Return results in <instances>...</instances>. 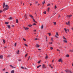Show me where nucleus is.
Masks as SVG:
<instances>
[{"label":"nucleus","instance_id":"ddd939ff","mask_svg":"<svg viewBox=\"0 0 73 73\" xmlns=\"http://www.w3.org/2000/svg\"><path fill=\"white\" fill-rule=\"evenodd\" d=\"M63 41L64 42H65V43H67V40H64Z\"/></svg>","mask_w":73,"mask_h":73},{"label":"nucleus","instance_id":"37998d69","mask_svg":"<svg viewBox=\"0 0 73 73\" xmlns=\"http://www.w3.org/2000/svg\"><path fill=\"white\" fill-rule=\"evenodd\" d=\"M40 60L38 62V64H40Z\"/></svg>","mask_w":73,"mask_h":73},{"label":"nucleus","instance_id":"dca6fc26","mask_svg":"<svg viewBox=\"0 0 73 73\" xmlns=\"http://www.w3.org/2000/svg\"><path fill=\"white\" fill-rule=\"evenodd\" d=\"M13 18L12 17H10V18H9V20H12V19H13Z\"/></svg>","mask_w":73,"mask_h":73},{"label":"nucleus","instance_id":"603ef678","mask_svg":"<svg viewBox=\"0 0 73 73\" xmlns=\"http://www.w3.org/2000/svg\"><path fill=\"white\" fill-rule=\"evenodd\" d=\"M43 13L44 14H46V11H44Z\"/></svg>","mask_w":73,"mask_h":73},{"label":"nucleus","instance_id":"13d9d810","mask_svg":"<svg viewBox=\"0 0 73 73\" xmlns=\"http://www.w3.org/2000/svg\"><path fill=\"white\" fill-rule=\"evenodd\" d=\"M1 12H2V11H0V13H1Z\"/></svg>","mask_w":73,"mask_h":73},{"label":"nucleus","instance_id":"7c9ffc66","mask_svg":"<svg viewBox=\"0 0 73 73\" xmlns=\"http://www.w3.org/2000/svg\"><path fill=\"white\" fill-rule=\"evenodd\" d=\"M33 20L36 23L37 22H36L35 21V20L33 18Z\"/></svg>","mask_w":73,"mask_h":73},{"label":"nucleus","instance_id":"9b49d317","mask_svg":"<svg viewBox=\"0 0 73 73\" xmlns=\"http://www.w3.org/2000/svg\"><path fill=\"white\" fill-rule=\"evenodd\" d=\"M36 46L37 47V48H38V47H39V46H40L39 45H38L37 44H36Z\"/></svg>","mask_w":73,"mask_h":73},{"label":"nucleus","instance_id":"774afa93","mask_svg":"<svg viewBox=\"0 0 73 73\" xmlns=\"http://www.w3.org/2000/svg\"><path fill=\"white\" fill-rule=\"evenodd\" d=\"M12 27H14V25H12Z\"/></svg>","mask_w":73,"mask_h":73},{"label":"nucleus","instance_id":"0e129e2a","mask_svg":"<svg viewBox=\"0 0 73 73\" xmlns=\"http://www.w3.org/2000/svg\"><path fill=\"white\" fill-rule=\"evenodd\" d=\"M51 68L52 69H53V67L51 66Z\"/></svg>","mask_w":73,"mask_h":73},{"label":"nucleus","instance_id":"8fccbe9b","mask_svg":"<svg viewBox=\"0 0 73 73\" xmlns=\"http://www.w3.org/2000/svg\"><path fill=\"white\" fill-rule=\"evenodd\" d=\"M56 22H55L54 23V25H56Z\"/></svg>","mask_w":73,"mask_h":73},{"label":"nucleus","instance_id":"0eeeda50","mask_svg":"<svg viewBox=\"0 0 73 73\" xmlns=\"http://www.w3.org/2000/svg\"><path fill=\"white\" fill-rule=\"evenodd\" d=\"M58 62H62V61L61 60V58L59 59L58 60Z\"/></svg>","mask_w":73,"mask_h":73},{"label":"nucleus","instance_id":"b1692460","mask_svg":"<svg viewBox=\"0 0 73 73\" xmlns=\"http://www.w3.org/2000/svg\"><path fill=\"white\" fill-rule=\"evenodd\" d=\"M65 72L67 73L69 72V70H65Z\"/></svg>","mask_w":73,"mask_h":73},{"label":"nucleus","instance_id":"a878e982","mask_svg":"<svg viewBox=\"0 0 73 73\" xmlns=\"http://www.w3.org/2000/svg\"><path fill=\"white\" fill-rule=\"evenodd\" d=\"M21 69H25V68H24L23 67V66H21Z\"/></svg>","mask_w":73,"mask_h":73},{"label":"nucleus","instance_id":"20e7f679","mask_svg":"<svg viewBox=\"0 0 73 73\" xmlns=\"http://www.w3.org/2000/svg\"><path fill=\"white\" fill-rule=\"evenodd\" d=\"M24 29H25L26 31V30H28V29H29V28H28L27 27L25 28V27H24Z\"/></svg>","mask_w":73,"mask_h":73},{"label":"nucleus","instance_id":"79ce46f5","mask_svg":"<svg viewBox=\"0 0 73 73\" xmlns=\"http://www.w3.org/2000/svg\"><path fill=\"white\" fill-rule=\"evenodd\" d=\"M27 56H28V54H26L25 55V57H27Z\"/></svg>","mask_w":73,"mask_h":73},{"label":"nucleus","instance_id":"f257e3e1","mask_svg":"<svg viewBox=\"0 0 73 73\" xmlns=\"http://www.w3.org/2000/svg\"><path fill=\"white\" fill-rule=\"evenodd\" d=\"M6 7V8H9V7H8V5H5V3H3V8H4V7Z\"/></svg>","mask_w":73,"mask_h":73},{"label":"nucleus","instance_id":"bf43d9fd","mask_svg":"<svg viewBox=\"0 0 73 73\" xmlns=\"http://www.w3.org/2000/svg\"><path fill=\"white\" fill-rule=\"evenodd\" d=\"M37 3H38V2L37 1H36V4H37Z\"/></svg>","mask_w":73,"mask_h":73},{"label":"nucleus","instance_id":"69168bd1","mask_svg":"<svg viewBox=\"0 0 73 73\" xmlns=\"http://www.w3.org/2000/svg\"><path fill=\"white\" fill-rule=\"evenodd\" d=\"M36 30H35L34 31L35 32H36Z\"/></svg>","mask_w":73,"mask_h":73},{"label":"nucleus","instance_id":"09e8293b","mask_svg":"<svg viewBox=\"0 0 73 73\" xmlns=\"http://www.w3.org/2000/svg\"><path fill=\"white\" fill-rule=\"evenodd\" d=\"M38 39L37 38H35V40H37Z\"/></svg>","mask_w":73,"mask_h":73},{"label":"nucleus","instance_id":"6e6d98bb","mask_svg":"<svg viewBox=\"0 0 73 73\" xmlns=\"http://www.w3.org/2000/svg\"><path fill=\"white\" fill-rule=\"evenodd\" d=\"M57 50L58 51H59V52H60V50H58V49H57Z\"/></svg>","mask_w":73,"mask_h":73},{"label":"nucleus","instance_id":"2f4dec72","mask_svg":"<svg viewBox=\"0 0 73 73\" xmlns=\"http://www.w3.org/2000/svg\"><path fill=\"white\" fill-rule=\"evenodd\" d=\"M70 51L71 52H73V50H70Z\"/></svg>","mask_w":73,"mask_h":73},{"label":"nucleus","instance_id":"473e14b6","mask_svg":"<svg viewBox=\"0 0 73 73\" xmlns=\"http://www.w3.org/2000/svg\"><path fill=\"white\" fill-rule=\"evenodd\" d=\"M66 57H69V54H67L66 55Z\"/></svg>","mask_w":73,"mask_h":73},{"label":"nucleus","instance_id":"a211bd4d","mask_svg":"<svg viewBox=\"0 0 73 73\" xmlns=\"http://www.w3.org/2000/svg\"><path fill=\"white\" fill-rule=\"evenodd\" d=\"M17 54H19V50H18L17 51Z\"/></svg>","mask_w":73,"mask_h":73},{"label":"nucleus","instance_id":"3c124183","mask_svg":"<svg viewBox=\"0 0 73 73\" xmlns=\"http://www.w3.org/2000/svg\"><path fill=\"white\" fill-rule=\"evenodd\" d=\"M49 44H53V42H50Z\"/></svg>","mask_w":73,"mask_h":73},{"label":"nucleus","instance_id":"f8f14e48","mask_svg":"<svg viewBox=\"0 0 73 73\" xmlns=\"http://www.w3.org/2000/svg\"><path fill=\"white\" fill-rule=\"evenodd\" d=\"M24 17H25V18L26 19H27V15L25 14V16H24Z\"/></svg>","mask_w":73,"mask_h":73},{"label":"nucleus","instance_id":"864d4df0","mask_svg":"<svg viewBox=\"0 0 73 73\" xmlns=\"http://www.w3.org/2000/svg\"><path fill=\"white\" fill-rule=\"evenodd\" d=\"M38 57H41V56L39 55Z\"/></svg>","mask_w":73,"mask_h":73},{"label":"nucleus","instance_id":"c85d7f7f","mask_svg":"<svg viewBox=\"0 0 73 73\" xmlns=\"http://www.w3.org/2000/svg\"><path fill=\"white\" fill-rule=\"evenodd\" d=\"M5 24H6V25H8V22H6Z\"/></svg>","mask_w":73,"mask_h":73},{"label":"nucleus","instance_id":"5fc2aeb1","mask_svg":"<svg viewBox=\"0 0 73 73\" xmlns=\"http://www.w3.org/2000/svg\"><path fill=\"white\" fill-rule=\"evenodd\" d=\"M16 46V43L15 44V46Z\"/></svg>","mask_w":73,"mask_h":73},{"label":"nucleus","instance_id":"cd10ccee","mask_svg":"<svg viewBox=\"0 0 73 73\" xmlns=\"http://www.w3.org/2000/svg\"><path fill=\"white\" fill-rule=\"evenodd\" d=\"M3 41L4 42V43H5V40L4 39H3Z\"/></svg>","mask_w":73,"mask_h":73},{"label":"nucleus","instance_id":"e433bc0d","mask_svg":"<svg viewBox=\"0 0 73 73\" xmlns=\"http://www.w3.org/2000/svg\"><path fill=\"white\" fill-rule=\"evenodd\" d=\"M50 5V4H48L47 5V6L48 7V6H49Z\"/></svg>","mask_w":73,"mask_h":73},{"label":"nucleus","instance_id":"412c9836","mask_svg":"<svg viewBox=\"0 0 73 73\" xmlns=\"http://www.w3.org/2000/svg\"><path fill=\"white\" fill-rule=\"evenodd\" d=\"M63 39H64V40H66V38H65V36H63Z\"/></svg>","mask_w":73,"mask_h":73},{"label":"nucleus","instance_id":"de8ad7c7","mask_svg":"<svg viewBox=\"0 0 73 73\" xmlns=\"http://www.w3.org/2000/svg\"><path fill=\"white\" fill-rule=\"evenodd\" d=\"M23 40L24 41H26V40L24 38H23Z\"/></svg>","mask_w":73,"mask_h":73},{"label":"nucleus","instance_id":"6ab92c4d","mask_svg":"<svg viewBox=\"0 0 73 73\" xmlns=\"http://www.w3.org/2000/svg\"><path fill=\"white\" fill-rule=\"evenodd\" d=\"M7 27H8V28H9V29H10V28H11L10 25H7Z\"/></svg>","mask_w":73,"mask_h":73},{"label":"nucleus","instance_id":"bb28decb","mask_svg":"<svg viewBox=\"0 0 73 73\" xmlns=\"http://www.w3.org/2000/svg\"><path fill=\"white\" fill-rule=\"evenodd\" d=\"M43 27L44 25H42L41 26V29H43Z\"/></svg>","mask_w":73,"mask_h":73},{"label":"nucleus","instance_id":"5701e85b","mask_svg":"<svg viewBox=\"0 0 73 73\" xmlns=\"http://www.w3.org/2000/svg\"><path fill=\"white\" fill-rule=\"evenodd\" d=\"M68 72L70 73H72V71H70V70H69Z\"/></svg>","mask_w":73,"mask_h":73},{"label":"nucleus","instance_id":"680f3d73","mask_svg":"<svg viewBox=\"0 0 73 73\" xmlns=\"http://www.w3.org/2000/svg\"><path fill=\"white\" fill-rule=\"evenodd\" d=\"M54 62V60H52V62Z\"/></svg>","mask_w":73,"mask_h":73},{"label":"nucleus","instance_id":"c03bdc74","mask_svg":"<svg viewBox=\"0 0 73 73\" xmlns=\"http://www.w3.org/2000/svg\"><path fill=\"white\" fill-rule=\"evenodd\" d=\"M33 25H36V23H34L33 24Z\"/></svg>","mask_w":73,"mask_h":73},{"label":"nucleus","instance_id":"4be33fe9","mask_svg":"<svg viewBox=\"0 0 73 73\" xmlns=\"http://www.w3.org/2000/svg\"><path fill=\"white\" fill-rule=\"evenodd\" d=\"M40 66H41V65H40L38 66L37 67V68H40Z\"/></svg>","mask_w":73,"mask_h":73},{"label":"nucleus","instance_id":"4c0bfd02","mask_svg":"<svg viewBox=\"0 0 73 73\" xmlns=\"http://www.w3.org/2000/svg\"><path fill=\"white\" fill-rule=\"evenodd\" d=\"M48 35H49V36H50V35H51V34H50V33H48Z\"/></svg>","mask_w":73,"mask_h":73},{"label":"nucleus","instance_id":"1a4fd4ad","mask_svg":"<svg viewBox=\"0 0 73 73\" xmlns=\"http://www.w3.org/2000/svg\"><path fill=\"white\" fill-rule=\"evenodd\" d=\"M10 66H11V68H13V69H15V67L11 65H10Z\"/></svg>","mask_w":73,"mask_h":73},{"label":"nucleus","instance_id":"6e6552de","mask_svg":"<svg viewBox=\"0 0 73 73\" xmlns=\"http://www.w3.org/2000/svg\"><path fill=\"white\" fill-rule=\"evenodd\" d=\"M3 55H1L0 56V58H1V59H3Z\"/></svg>","mask_w":73,"mask_h":73},{"label":"nucleus","instance_id":"58836bf2","mask_svg":"<svg viewBox=\"0 0 73 73\" xmlns=\"http://www.w3.org/2000/svg\"><path fill=\"white\" fill-rule=\"evenodd\" d=\"M48 58V56L46 55V57H45V59H47V58Z\"/></svg>","mask_w":73,"mask_h":73},{"label":"nucleus","instance_id":"ea45409f","mask_svg":"<svg viewBox=\"0 0 73 73\" xmlns=\"http://www.w3.org/2000/svg\"><path fill=\"white\" fill-rule=\"evenodd\" d=\"M30 59V56H29L28 59L27 61H28Z\"/></svg>","mask_w":73,"mask_h":73},{"label":"nucleus","instance_id":"338daca9","mask_svg":"<svg viewBox=\"0 0 73 73\" xmlns=\"http://www.w3.org/2000/svg\"><path fill=\"white\" fill-rule=\"evenodd\" d=\"M30 5H32V4L30 3Z\"/></svg>","mask_w":73,"mask_h":73},{"label":"nucleus","instance_id":"c9c22d12","mask_svg":"<svg viewBox=\"0 0 73 73\" xmlns=\"http://www.w3.org/2000/svg\"><path fill=\"white\" fill-rule=\"evenodd\" d=\"M45 1H44L43 2H42V4H43V5H44V4H45Z\"/></svg>","mask_w":73,"mask_h":73},{"label":"nucleus","instance_id":"4d7b16f0","mask_svg":"<svg viewBox=\"0 0 73 73\" xmlns=\"http://www.w3.org/2000/svg\"><path fill=\"white\" fill-rule=\"evenodd\" d=\"M5 70V68H4V69L3 70V71H4Z\"/></svg>","mask_w":73,"mask_h":73},{"label":"nucleus","instance_id":"4468645a","mask_svg":"<svg viewBox=\"0 0 73 73\" xmlns=\"http://www.w3.org/2000/svg\"><path fill=\"white\" fill-rule=\"evenodd\" d=\"M64 31H65L66 33H67V30H66V28H64Z\"/></svg>","mask_w":73,"mask_h":73},{"label":"nucleus","instance_id":"423d86ee","mask_svg":"<svg viewBox=\"0 0 73 73\" xmlns=\"http://www.w3.org/2000/svg\"><path fill=\"white\" fill-rule=\"evenodd\" d=\"M71 16H72V15H67L66 16V17H71Z\"/></svg>","mask_w":73,"mask_h":73},{"label":"nucleus","instance_id":"a18cd8bd","mask_svg":"<svg viewBox=\"0 0 73 73\" xmlns=\"http://www.w3.org/2000/svg\"><path fill=\"white\" fill-rule=\"evenodd\" d=\"M51 40H52V41H53V38H51Z\"/></svg>","mask_w":73,"mask_h":73},{"label":"nucleus","instance_id":"72a5a7b5","mask_svg":"<svg viewBox=\"0 0 73 73\" xmlns=\"http://www.w3.org/2000/svg\"><path fill=\"white\" fill-rule=\"evenodd\" d=\"M56 36H58V33H56Z\"/></svg>","mask_w":73,"mask_h":73},{"label":"nucleus","instance_id":"39448f33","mask_svg":"<svg viewBox=\"0 0 73 73\" xmlns=\"http://www.w3.org/2000/svg\"><path fill=\"white\" fill-rule=\"evenodd\" d=\"M46 67L45 66V65L43 64L42 65V68H43V69H44V68H46Z\"/></svg>","mask_w":73,"mask_h":73},{"label":"nucleus","instance_id":"052dcab7","mask_svg":"<svg viewBox=\"0 0 73 73\" xmlns=\"http://www.w3.org/2000/svg\"><path fill=\"white\" fill-rule=\"evenodd\" d=\"M49 66H50V67H51V65L49 64Z\"/></svg>","mask_w":73,"mask_h":73},{"label":"nucleus","instance_id":"aec40b11","mask_svg":"<svg viewBox=\"0 0 73 73\" xmlns=\"http://www.w3.org/2000/svg\"><path fill=\"white\" fill-rule=\"evenodd\" d=\"M28 26L29 27H32V25H28Z\"/></svg>","mask_w":73,"mask_h":73},{"label":"nucleus","instance_id":"f03ea898","mask_svg":"<svg viewBox=\"0 0 73 73\" xmlns=\"http://www.w3.org/2000/svg\"><path fill=\"white\" fill-rule=\"evenodd\" d=\"M8 8L7 7L3 9V11H7V10H8Z\"/></svg>","mask_w":73,"mask_h":73},{"label":"nucleus","instance_id":"49530a36","mask_svg":"<svg viewBox=\"0 0 73 73\" xmlns=\"http://www.w3.org/2000/svg\"><path fill=\"white\" fill-rule=\"evenodd\" d=\"M55 9H56L57 8V7L56 6V5H55L54 7Z\"/></svg>","mask_w":73,"mask_h":73},{"label":"nucleus","instance_id":"9d476101","mask_svg":"<svg viewBox=\"0 0 73 73\" xmlns=\"http://www.w3.org/2000/svg\"><path fill=\"white\" fill-rule=\"evenodd\" d=\"M29 16L30 17H31V18H32V19H33V16H32V15H31V14H30Z\"/></svg>","mask_w":73,"mask_h":73},{"label":"nucleus","instance_id":"393cba45","mask_svg":"<svg viewBox=\"0 0 73 73\" xmlns=\"http://www.w3.org/2000/svg\"><path fill=\"white\" fill-rule=\"evenodd\" d=\"M50 9L49 8V7L48 8V9H47V11L48 12H49V9Z\"/></svg>","mask_w":73,"mask_h":73},{"label":"nucleus","instance_id":"f704fd0d","mask_svg":"<svg viewBox=\"0 0 73 73\" xmlns=\"http://www.w3.org/2000/svg\"><path fill=\"white\" fill-rule=\"evenodd\" d=\"M53 49V47H51L50 48V49L51 50H52Z\"/></svg>","mask_w":73,"mask_h":73},{"label":"nucleus","instance_id":"2eb2a0df","mask_svg":"<svg viewBox=\"0 0 73 73\" xmlns=\"http://www.w3.org/2000/svg\"><path fill=\"white\" fill-rule=\"evenodd\" d=\"M11 73H15V71L14 70H13L11 71Z\"/></svg>","mask_w":73,"mask_h":73},{"label":"nucleus","instance_id":"e2e57ef3","mask_svg":"<svg viewBox=\"0 0 73 73\" xmlns=\"http://www.w3.org/2000/svg\"><path fill=\"white\" fill-rule=\"evenodd\" d=\"M67 31H68V32H69V29H68Z\"/></svg>","mask_w":73,"mask_h":73},{"label":"nucleus","instance_id":"c756f323","mask_svg":"<svg viewBox=\"0 0 73 73\" xmlns=\"http://www.w3.org/2000/svg\"><path fill=\"white\" fill-rule=\"evenodd\" d=\"M25 46H28V45L25 44Z\"/></svg>","mask_w":73,"mask_h":73},{"label":"nucleus","instance_id":"7ed1b4c3","mask_svg":"<svg viewBox=\"0 0 73 73\" xmlns=\"http://www.w3.org/2000/svg\"><path fill=\"white\" fill-rule=\"evenodd\" d=\"M66 24L67 25H70L69 24H70V22H69V21L68 23L67 22H66Z\"/></svg>","mask_w":73,"mask_h":73},{"label":"nucleus","instance_id":"f3484780","mask_svg":"<svg viewBox=\"0 0 73 73\" xmlns=\"http://www.w3.org/2000/svg\"><path fill=\"white\" fill-rule=\"evenodd\" d=\"M16 21L17 23H18L19 22V21H18V19H16Z\"/></svg>","mask_w":73,"mask_h":73},{"label":"nucleus","instance_id":"a19ab883","mask_svg":"<svg viewBox=\"0 0 73 73\" xmlns=\"http://www.w3.org/2000/svg\"><path fill=\"white\" fill-rule=\"evenodd\" d=\"M55 37H56V38H58V36H57L56 35H55Z\"/></svg>","mask_w":73,"mask_h":73}]
</instances>
